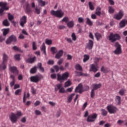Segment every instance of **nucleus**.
<instances>
[{
    "mask_svg": "<svg viewBox=\"0 0 127 127\" xmlns=\"http://www.w3.org/2000/svg\"><path fill=\"white\" fill-rule=\"evenodd\" d=\"M22 115L23 114L21 111H17V113H16V114L12 113L9 117L10 120L12 123H16L17 122L18 118Z\"/></svg>",
    "mask_w": 127,
    "mask_h": 127,
    "instance_id": "obj_1",
    "label": "nucleus"
},
{
    "mask_svg": "<svg viewBox=\"0 0 127 127\" xmlns=\"http://www.w3.org/2000/svg\"><path fill=\"white\" fill-rule=\"evenodd\" d=\"M75 69L76 70L74 71L76 76H86L87 75L86 73H83V67L79 64H76L74 66ZM77 70L80 71H77Z\"/></svg>",
    "mask_w": 127,
    "mask_h": 127,
    "instance_id": "obj_2",
    "label": "nucleus"
},
{
    "mask_svg": "<svg viewBox=\"0 0 127 127\" xmlns=\"http://www.w3.org/2000/svg\"><path fill=\"white\" fill-rule=\"evenodd\" d=\"M88 111H86L85 112L84 117H87V122L88 123L94 122L96 121L98 117V115L96 114H93L92 115L89 116Z\"/></svg>",
    "mask_w": 127,
    "mask_h": 127,
    "instance_id": "obj_3",
    "label": "nucleus"
},
{
    "mask_svg": "<svg viewBox=\"0 0 127 127\" xmlns=\"http://www.w3.org/2000/svg\"><path fill=\"white\" fill-rule=\"evenodd\" d=\"M50 14L57 18H62L64 16V12L61 9L57 10L56 11L51 10L50 11Z\"/></svg>",
    "mask_w": 127,
    "mask_h": 127,
    "instance_id": "obj_4",
    "label": "nucleus"
},
{
    "mask_svg": "<svg viewBox=\"0 0 127 127\" xmlns=\"http://www.w3.org/2000/svg\"><path fill=\"white\" fill-rule=\"evenodd\" d=\"M109 40L112 43H114L117 40H119L121 39V36L119 34L111 33L108 36Z\"/></svg>",
    "mask_w": 127,
    "mask_h": 127,
    "instance_id": "obj_5",
    "label": "nucleus"
},
{
    "mask_svg": "<svg viewBox=\"0 0 127 127\" xmlns=\"http://www.w3.org/2000/svg\"><path fill=\"white\" fill-rule=\"evenodd\" d=\"M69 75V74L68 72H64V73H63L62 75L60 74V73H57V80L60 82L64 81L67 79L68 78Z\"/></svg>",
    "mask_w": 127,
    "mask_h": 127,
    "instance_id": "obj_6",
    "label": "nucleus"
},
{
    "mask_svg": "<svg viewBox=\"0 0 127 127\" xmlns=\"http://www.w3.org/2000/svg\"><path fill=\"white\" fill-rule=\"evenodd\" d=\"M115 47L116 49L114 51V53L116 55H121L122 53V46L118 42L115 43Z\"/></svg>",
    "mask_w": 127,
    "mask_h": 127,
    "instance_id": "obj_7",
    "label": "nucleus"
},
{
    "mask_svg": "<svg viewBox=\"0 0 127 127\" xmlns=\"http://www.w3.org/2000/svg\"><path fill=\"white\" fill-rule=\"evenodd\" d=\"M107 110L110 114H116L118 111V109L113 105L108 106Z\"/></svg>",
    "mask_w": 127,
    "mask_h": 127,
    "instance_id": "obj_8",
    "label": "nucleus"
},
{
    "mask_svg": "<svg viewBox=\"0 0 127 127\" xmlns=\"http://www.w3.org/2000/svg\"><path fill=\"white\" fill-rule=\"evenodd\" d=\"M7 3L6 2H0V7H1L0 8V13H1L4 12V10H8L9 7H6Z\"/></svg>",
    "mask_w": 127,
    "mask_h": 127,
    "instance_id": "obj_9",
    "label": "nucleus"
},
{
    "mask_svg": "<svg viewBox=\"0 0 127 127\" xmlns=\"http://www.w3.org/2000/svg\"><path fill=\"white\" fill-rule=\"evenodd\" d=\"M124 15V11L122 10H120L118 14H116L114 16V18L117 20H120L122 19Z\"/></svg>",
    "mask_w": 127,
    "mask_h": 127,
    "instance_id": "obj_10",
    "label": "nucleus"
},
{
    "mask_svg": "<svg viewBox=\"0 0 127 127\" xmlns=\"http://www.w3.org/2000/svg\"><path fill=\"white\" fill-rule=\"evenodd\" d=\"M41 78L39 75H34L33 76H31L30 77V80H31V82H34V83H38L40 80Z\"/></svg>",
    "mask_w": 127,
    "mask_h": 127,
    "instance_id": "obj_11",
    "label": "nucleus"
},
{
    "mask_svg": "<svg viewBox=\"0 0 127 127\" xmlns=\"http://www.w3.org/2000/svg\"><path fill=\"white\" fill-rule=\"evenodd\" d=\"M16 41V37L14 35H11L10 36L7 40H6V44H10L11 42H15Z\"/></svg>",
    "mask_w": 127,
    "mask_h": 127,
    "instance_id": "obj_12",
    "label": "nucleus"
},
{
    "mask_svg": "<svg viewBox=\"0 0 127 127\" xmlns=\"http://www.w3.org/2000/svg\"><path fill=\"white\" fill-rule=\"evenodd\" d=\"M74 92L75 93H79V94H82L83 93V85L82 83H79L78 85V86L75 89Z\"/></svg>",
    "mask_w": 127,
    "mask_h": 127,
    "instance_id": "obj_13",
    "label": "nucleus"
},
{
    "mask_svg": "<svg viewBox=\"0 0 127 127\" xmlns=\"http://www.w3.org/2000/svg\"><path fill=\"white\" fill-rule=\"evenodd\" d=\"M27 22V16L26 15H24L22 16V18L20 19V26L22 27H24V25Z\"/></svg>",
    "mask_w": 127,
    "mask_h": 127,
    "instance_id": "obj_14",
    "label": "nucleus"
},
{
    "mask_svg": "<svg viewBox=\"0 0 127 127\" xmlns=\"http://www.w3.org/2000/svg\"><path fill=\"white\" fill-rule=\"evenodd\" d=\"M99 66L98 64H91V66L90 67L89 71H92L94 73L96 72L97 71H98Z\"/></svg>",
    "mask_w": 127,
    "mask_h": 127,
    "instance_id": "obj_15",
    "label": "nucleus"
},
{
    "mask_svg": "<svg viewBox=\"0 0 127 127\" xmlns=\"http://www.w3.org/2000/svg\"><path fill=\"white\" fill-rule=\"evenodd\" d=\"M94 46V42L89 39L88 42L86 44V48L89 50H92Z\"/></svg>",
    "mask_w": 127,
    "mask_h": 127,
    "instance_id": "obj_16",
    "label": "nucleus"
},
{
    "mask_svg": "<svg viewBox=\"0 0 127 127\" xmlns=\"http://www.w3.org/2000/svg\"><path fill=\"white\" fill-rule=\"evenodd\" d=\"M9 69H10V71H11V72L16 75L18 74V70L15 66H9Z\"/></svg>",
    "mask_w": 127,
    "mask_h": 127,
    "instance_id": "obj_17",
    "label": "nucleus"
},
{
    "mask_svg": "<svg viewBox=\"0 0 127 127\" xmlns=\"http://www.w3.org/2000/svg\"><path fill=\"white\" fill-rule=\"evenodd\" d=\"M64 51L63 50H60L55 55V59H60L63 55Z\"/></svg>",
    "mask_w": 127,
    "mask_h": 127,
    "instance_id": "obj_18",
    "label": "nucleus"
},
{
    "mask_svg": "<svg viewBox=\"0 0 127 127\" xmlns=\"http://www.w3.org/2000/svg\"><path fill=\"white\" fill-rule=\"evenodd\" d=\"M10 78H11V79H12V81H11V82H10V86H11V87H12L14 86V85L15 84V76L14 75H13V74H11V75H10Z\"/></svg>",
    "mask_w": 127,
    "mask_h": 127,
    "instance_id": "obj_19",
    "label": "nucleus"
},
{
    "mask_svg": "<svg viewBox=\"0 0 127 127\" xmlns=\"http://www.w3.org/2000/svg\"><path fill=\"white\" fill-rule=\"evenodd\" d=\"M101 10L102 8L100 6H97L96 9V11L95 12V14L97 15V16H100L101 15Z\"/></svg>",
    "mask_w": 127,
    "mask_h": 127,
    "instance_id": "obj_20",
    "label": "nucleus"
},
{
    "mask_svg": "<svg viewBox=\"0 0 127 127\" xmlns=\"http://www.w3.org/2000/svg\"><path fill=\"white\" fill-rule=\"evenodd\" d=\"M67 26L69 28H73L74 26V22L73 20H71L70 21H68L67 23H66Z\"/></svg>",
    "mask_w": 127,
    "mask_h": 127,
    "instance_id": "obj_21",
    "label": "nucleus"
},
{
    "mask_svg": "<svg viewBox=\"0 0 127 127\" xmlns=\"http://www.w3.org/2000/svg\"><path fill=\"white\" fill-rule=\"evenodd\" d=\"M86 24L89 26H92L93 25V22L89 17H87L86 18Z\"/></svg>",
    "mask_w": 127,
    "mask_h": 127,
    "instance_id": "obj_22",
    "label": "nucleus"
},
{
    "mask_svg": "<svg viewBox=\"0 0 127 127\" xmlns=\"http://www.w3.org/2000/svg\"><path fill=\"white\" fill-rule=\"evenodd\" d=\"M37 68H39V71L42 72H45V68L42 66V64L41 63H38V67Z\"/></svg>",
    "mask_w": 127,
    "mask_h": 127,
    "instance_id": "obj_23",
    "label": "nucleus"
},
{
    "mask_svg": "<svg viewBox=\"0 0 127 127\" xmlns=\"http://www.w3.org/2000/svg\"><path fill=\"white\" fill-rule=\"evenodd\" d=\"M46 47L45 44V43H43L42 45V47L41 48V51L44 54L45 56H47V53H46Z\"/></svg>",
    "mask_w": 127,
    "mask_h": 127,
    "instance_id": "obj_24",
    "label": "nucleus"
},
{
    "mask_svg": "<svg viewBox=\"0 0 127 127\" xmlns=\"http://www.w3.org/2000/svg\"><path fill=\"white\" fill-rule=\"evenodd\" d=\"M102 86L101 83L99 84H92L93 89L94 91L97 90L98 89H99Z\"/></svg>",
    "mask_w": 127,
    "mask_h": 127,
    "instance_id": "obj_25",
    "label": "nucleus"
},
{
    "mask_svg": "<svg viewBox=\"0 0 127 127\" xmlns=\"http://www.w3.org/2000/svg\"><path fill=\"white\" fill-rule=\"evenodd\" d=\"M120 28H123L126 27V24L125 23V19H123L119 23Z\"/></svg>",
    "mask_w": 127,
    "mask_h": 127,
    "instance_id": "obj_26",
    "label": "nucleus"
},
{
    "mask_svg": "<svg viewBox=\"0 0 127 127\" xmlns=\"http://www.w3.org/2000/svg\"><path fill=\"white\" fill-rule=\"evenodd\" d=\"M75 95V93H72L71 94L69 95V96H68V97L67 98V103H70L72 100V98H73V96H74Z\"/></svg>",
    "mask_w": 127,
    "mask_h": 127,
    "instance_id": "obj_27",
    "label": "nucleus"
},
{
    "mask_svg": "<svg viewBox=\"0 0 127 127\" xmlns=\"http://www.w3.org/2000/svg\"><path fill=\"white\" fill-rule=\"evenodd\" d=\"M7 63H4L2 62V64L0 65V70H5L6 68Z\"/></svg>",
    "mask_w": 127,
    "mask_h": 127,
    "instance_id": "obj_28",
    "label": "nucleus"
},
{
    "mask_svg": "<svg viewBox=\"0 0 127 127\" xmlns=\"http://www.w3.org/2000/svg\"><path fill=\"white\" fill-rule=\"evenodd\" d=\"M36 60V57H34L33 58H28V60H27V62L30 64H33Z\"/></svg>",
    "mask_w": 127,
    "mask_h": 127,
    "instance_id": "obj_29",
    "label": "nucleus"
},
{
    "mask_svg": "<svg viewBox=\"0 0 127 127\" xmlns=\"http://www.w3.org/2000/svg\"><path fill=\"white\" fill-rule=\"evenodd\" d=\"M32 11L30 7L29 4L27 3V5H26V13L28 14L31 13Z\"/></svg>",
    "mask_w": 127,
    "mask_h": 127,
    "instance_id": "obj_30",
    "label": "nucleus"
},
{
    "mask_svg": "<svg viewBox=\"0 0 127 127\" xmlns=\"http://www.w3.org/2000/svg\"><path fill=\"white\" fill-rule=\"evenodd\" d=\"M38 3H39V6L41 7H44L46 5V2L43 0H38Z\"/></svg>",
    "mask_w": 127,
    "mask_h": 127,
    "instance_id": "obj_31",
    "label": "nucleus"
},
{
    "mask_svg": "<svg viewBox=\"0 0 127 127\" xmlns=\"http://www.w3.org/2000/svg\"><path fill=\"white\" fill-rule=\"evenodd\" d=\"M95 36L97 41H100V40L102 38L101 34L98 32L95 33Z\"/></svg>",
    "mask_w": 127,
    "mask_h": 127,
    "instance_id": "obj_32",
    "label": "nucleus"
},
{
    "mask_svg": "<svg viewBox=\"0 0 127 127\" xmlns=\"http://www.w3.org/2000/svg\"><path fill=\"white\" fill-rule=\"evenodd\" d=\"M83 57H84V58L83 59V63L87 62L90 59V56L88 55H87V54H85L83 56Z\"/></svg>",
    "mask_w": 127,
    "mask_h": 127,
    "instance_id": "obj_33",
    "label": "nucleus"
},
{
    "mask_svg": "<svg viewBox=\"0 0 127 127\" xmlns=\"http://www.w3.org/2000/svg\"><path fill=\"white\" fill-rule=\"evenodd\" d=\"M115 101L117 102L118 105H120L121 104V97L117 95L115 97Z\"/></svg>",
    "mask_w": 127,
    "mask_h": 127,
    "instance_id": "obj_34",
    "label": "nucleus"
},
{
    "mask_svg": "<svg viewBox=\"0 0 127 127\" xmlns=\"http://www.w3.org/2000/svg\"><path fill=\"white\" fill-rule=\"evenodd\" d=\"M37 67L36 66H34V67L31 68V70H30V73L31 74H35L37 71Z\"/></svg>",
    "mask_w": 127,
    "mask_h": 127,
    "instance_id": "obj_35",
    "label": "nucleus"
},
{
    "mask_svg": "<svg viewBox=\"0 0 127 127\" xmlns=\"http://www.w3.org/2000/svg\"><path fill=\"white\" fill-rule=\"evenodd\" d=\"M3 31V35L4 36H6L7 34H8L9 32V28H4L2 30Z\"/></svg>",
    "mask_w": 127,
    "mask_h": 127,
    "instance_id": "obj_36",
    "label": "nucleus"
},
{
    "mask_svg": "<svg viewBox=\"0 0 127 127\" xmlns=\"http://www.w3.org/2000/svg\"><path fill=\"white\" fill-rule=\"evenodd\" d=\"M56 87H55V92H57L58 90H60V88L63 87V84L62 83H59L58 84H56Z\"/></svg>",
    "mask_w": 127,
    "mask_h": 127,
    "instance_id": "obj_37",
    "label": "nucleus"
},
{
    "mask_svg": "<svg viewBox=\"0 0 127 127\" xmlns=\"http://www.w3.org/2000/svg\"><path fill=\"white\" fill-rule=\"evenodd\" d=\"M88 5L90 10L93 11L95 9V7L91 1L88 2Z\"/></svg>",
    "mask_w": 127,
    "mask_h": 127,
    "instance_id": "obj_38",
    "label": "nucleus"
},
{
    "mask_svg": "<svg viewBox=\"0 0 127 127\" xmlns=\"http://www.w3.org/2000/svg\"><path fill=\"white\" fill-rule=\"evenodd\" d=\"M51 51L52 52L53 54H55L58 52V50L56 47H51L50 49Z\"/></svg>",
    "mask_w": 127,
    "mask_h": 127,
    "instance_id": "obj_39",
    "label": "nucleus"
},
{
    "mask_svg": "<svg viewBox=\"0 0 127 127\" xmlns=\"http://www.w3.org/2000/svg\"><path fill=\"white\" fill-rule=\"evenodd\" d=\"M101 115L104 117H106L108 115V112L105 109H102L101 110Z\"/></svg>",
    "mask_w": 127,
    "mask_h": 127,
    "instance_id": "obj_40",
    "label": "nucleus"
},
{
    "mask_svg": "<svg viewBox=\"0 0 127 127\" xmlns=\"http://www.w3.org/2000/svg\"><path fill=\"white\" fill-rule=\"evenodd\" d=\"M8 59V57L7 56V55L5 54V53H4L3 54V62L4 63H7V61Z\"/></svg>",
    "mask_w": 127,
    "mask_h": 127,
    "instance_id": "obj_41",
    "label": "nucleus"
},
{
    "mask_svg": "<svg viewBox=\"0 0 127 127\" xmlns=\"http://www.w3.org/2000/svg\"><path fill=\"white\" fill-rule=\"evenodd\" d=\"M108 8V12L110 14H113L115 12V9L112 6H109Z\"/></svg>",
    "mask_w": 127,
    "mask_h": 127,
    "instance_id": "obj_42",
    "label": "nucleus"
},
{
    "mask_svg": "<svg viewBox=\"0 0 127 127\" xmlns=\"http://www.w3.org/2000/svg\"><path fill=\"white\" fill-rule=\"evenodd\" d=\"M126 90L125 88H122V89H121L120 90H119V94L121 95V96H124L125 94Z\"/></svg>",
    "mask_w": 127,
    "mask_h": 127,
    "instance_id": "obj_43",
    "label": "nucleus"
},
{
    "mask_svg": "<svg viewBox=\"0 0 127 127\" xmlns=\"http://www.w3.org/2000/svg\"><path fill=\"white\" fill-rule=\"evenodd\" d=\"M3 25L4 26H6V27H8V26H9V22L8 20L7 19L3 20Z\"/></svg>",
    "mask_w": 127,
    "mask_h": 127,
    "instance_id": "obj_44",
    "label": "nucleus"
},
{
    "mask_svg": "<svg viewBox=\"0 0 127 127\" xmlns=\"http://www.w3.org/2000/svg\"><path fill=\"white\" fill-rule=\"evenodd\" d=\"M69 20V19L68 17L65 16V17H64L62 19V22H65V23L67 24Z\"/></svg>",
    "mask_w": 127,
    "mask_h": 127,
    "instance_id": "obj_45",
    "label": "nucleus"
},
{
    "mask_svg": "<svg viewBox=\"0 0 127 127\" xmlns=\"http://www.w3.org/2000/svg\"><path fill=\"white\" fill-rule=\"evenodd\" d=\"M52 40L51 39H46L45 43L48 45H51L52 44Z\"/></svg>",
    "mask_w": 127,
    "mask_h": 127,
    "instance_id": "obj_46",
    "label": "nucleus"
},
{
    "mask_svg": "<svg viewBox=\"0 0 127 127\" xmlns=\"http://www.w3.org/2000/svg\"><path fill=\"white\" fill-rule=\"evenodd\" d=\"M71 85L70 80H68L64 83V87L66 88L70 86Z\"/></svg>",
    "mask_w": 127,
    "mask_h": 127,
    "instance_id": "obj_47",
    "label": "nucleus"
},
{
    "mask_svg": "<svg viewBox=\"0 0 127 127\" xmlns=\"http://www.w3.org/2000/svg\"><path fill=\"white\" fill-rule=\"evenodd\" d=\"M14 17L13 15L11 14L10 13H8V19L9 20V21H12L14 19Z\"/></svg>",
    "mask_w": 127,
    "mask_h": 127,
    "instance_id": "obj_48",
    "label": "nucleus"
},
{
    "mask_svg": "<svg viewBox=\"0 0 127 127\" xmlns=\"http://www.w3.org/2000/svg\"><path fill=\"white\" fill-rule=\"evenodd\" d=\"M35 13L40 14L41 13V9L37 7H35Z\"/></svg>",
    "mask_w": 127,
    "mask_h": 127,
    "instance_id": "obj_49",
    "label": "nucleus"
},
{
    "mask_svg": "<svg viewBox=\"0 0 127 127\" xmlns=\"http://www.w3.org/2000/svg\"><path fill=\"white\" fill-rule=\"evenodd\" d=\"M59 93H65V88H64V87H62V86L61 87H60L59 89Z\"/></svg>",
    "mask_w": 127,
    "mask_h": 127,
    "instance_id": "obj_50",
    "label": "nucleus"
},
{
    "mask_svg": "<svg viewBox=\"0 0 127 127\" xmlns=\"http://www.w3.org/2000/svg\"><path fill=\"white\" fill-rule=\"evenodd\" d=\"M53 68L55 69L56 72H58L60 70V67L58 65H54Z\"/></svg>",
    "mask_w": 127,
    "mask_h": 127,
    "instance_id": "obj_51",
    "label": "nucleus"
},
{
    "mask_svg": "<svg viewBox=\"0 0 127 127\" xmlns=\"http://www.w3.org/2000/svg\"><path fill=\"white\" fill-rule=\"evenodd\" d=\"M71 38L73 41H75L77 39L76 36L74 33H72L71 34Z\"/></svg>",
    "mask_w": 127,
    "mask_h": 127,
    "instance_id": "obj_52",
    "label": "nucleus"
},
{
    "mask_svg": "<svg viewBox=\"0 0 127 127\" xmlns=\"http://www.w3.org/2000/svg\"><path fill=\"white\" fill-rule=\"evenodd\" d=\"M15 60L16 61H20V54H16L15 55Z\"/></svg>",
    "mask_w": 127,
    "mask_h": 127,
    "instance_id": "obj_53",
    "label": "nucleus"
},
{
    "mask_svg": "<svg viewBox=\"0 0 127 127\" xmlns=\"http://www.w3.org/2000/svg\"><path fill=\"white\" fill-rule=\"evenodd\" d=\"M107 70V67H105L104 66H102L101 68V71L103 72L104 73H106Z\"/></svg>",
    "mask_w": 127,
    "mask_h": 127,
    "instance_id": "obj_54",
    "label": "nucleus"
},
{
    "mask_svg": "<svg viewBox=\"0 0 127 127\" xmlns=\"http://www.w3.org/2000/svg\"><path fill=\"white\" fill-rule=\"evenodd\" d=\"M32 46H33V50H36L37 49V47L36 46V43L35 42H33V44H32Z\"/></svg>",
    "mask_w": 127,
    "mask_h": 127,
    "instance_id": "obj_55",
    "label": "nucleus"
},
{
    "mask_svg": "<svg viewBox=\"0 0 127 127\" xmlns=\"http://www.w3.org/2000/svg\"><path fill=\"white\" fill-rule=\"evenodd\" d=\"M94 63L96 65L98 64V63L100 61V59L97 57H95L94 59Z\"/></svg>",
    "mask_w": 127,
    "mask_h": 127,
    "instance_id": "obj_56",
    "label": "nucleus"
},
{
    "mask_svg": "<svg viewBox=\"0 0 127 127\" xmlns=\"http://www.w3.org/2000/svg\"><path fill=\"white\" fill-rule=\"evenodd\" d=\"M64 62V59L63 58L60 59L57 62V64L59 65H61Z\"/></svg>",
    "mask_w": 127,
    "mask_h": 127,
    "instance_id": "obj_57",
    "label": "nucleus"
},
{
    "mask_svg": "<svg viewBox=\"0 0 127 127\" xmlns=\"http://www.w3.org/2000/svg\"><path fill=\"white\" fill-rule=\"evenodd\" d=\"M78 22L79 23H83L84 22V18L83 17H78Z\"/></svg>",
    "mask_w": 127,
    "mask_h": 127,
    "instance_id": "obj_58",
    "label": "nucleus"
},
{
    "mask_svg": "<svg viewBox=\"0 0 127 127\" xmlns=\"http://www.w3.org/2000/svg\"><path fill=\"white\" fill-rule=\"evenodd\" d=\"M13 50L15 51H20V49L16 46H14V47H13Z\"/></svg>",
    "mask_w": 127,
    "mask_h": 127,
    "instance_id": "obj_59",
    "label": "nucleus"
},
{
    "mask_svg": "<svg viewBox=\"0 0 127 127\" xmlns=\"http://www.w3.org/2000/svg\"><path fill=\"white\" fill-rule=\"evenodd\" d=\"M88 105L87 102H85L82 107V111H84Z\"/></svg>",
    "mask_w": 127,
    "mask_h": 127,
    "instance_id": "obj_60",
    "label": "nucleus"
},
{
    "mask_svg": "<svg viewBox=\"0 0 127 127\" xmlns=\"http://www.w3.org/2000/svg\"><path fill=\"white\" fill-rule=\"evenodd\" d=\"M22 92L21 89H17L15 91V95H17L19 94V93H21Z\"/></svg>",
    "mask_w": 127,
    "mask_h": 127,
    "instance_id": "obj_61",
    "label": "nucleus"
},
{
    "mask_svg": "<svg viewBox=\"0 0 127 127\" xmlns=\"http://www.w3.org/2000/svg\"><path fill=\"white\" fill-rule=\"evenodd\" d=\"M40 104H41V102L39 101V100H37V101L35 102V104H34V105H35V106L37 107L38 106H39Z\"/></svg>",
    "mask_w": 127,
    "mask_h": 127,
    "instance_id": "obj_62",
    "label": "nucleus"
},
{
    "mask_svg": "<svg viewBox=\"0 0 127 127\" xmlns=\"http://www.w3.org/2000/svg\"><path fill=\"white\" fill-rule=\"evenodd\" d=\"M31 90L32 94L34 95L36 94V89H35V88H34V87H32Z\"/></svg>",
    "mask_w": 127,
    "mask_h": 127,
    "instance_id": "obj_63",
    "label": "nucleus"
},
{
    "mask_svg": "<svg viewBox=\"0 0 127 127\" xmlns=\"http://www.w3.org/2000/svg\"><path fill=\"white\" fill-rule=\"evenodd\" d=\"M21 122L23 123H25L26 122V117H23L22 119H21Z\"/></svg>",
    "mask_w": 127,
    "mask_h": 127,
    "instance_id": "obj_64",
    "label": "nucleus"
}]
</instances>
